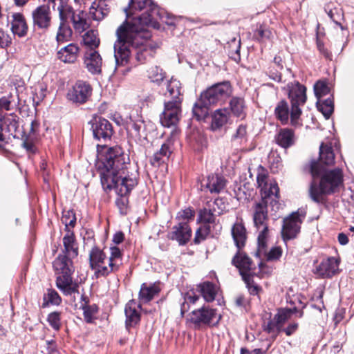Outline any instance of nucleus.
Instances as JSON below:
<instances>
[{
  "label": "nucleus",
  "instance_id": "7ed1b4c3",
  "mask_svg": "<svg viewBox=\"0 0 354 354\" xmlns=\"http://www.w3.org/2000/svg\"><path fill=\"white\" fill-rule=\"evenodd\" d=\"M309 171L313 179L310 185L309 195L317 203H324L325 196L335 192L343 183V174L339 168L326 170L319 168V165L315 161H311Z\"/></svg>",
  "mask_w": 354,
  "mask_h": 354
},
{
  "label": "nucleus",
  "instance_id": "6e6552de",
  "mask_svg": "<svg viewBox=\"0 0 354 354\" xmlns=\"http://www.w3.org/2000/svg\"><path fill=\"white\" fill-rule=\"evenodd\" d=\"M221 317V315L216 309L203 306L192 311L189 314L187 322L193 325L195 329L199 330L217 326Z\"/></svg>",
  "mask_w": 354,
  "mask_h": 354
},
{
  "label": "nucleus",
  "instance_id": "f704fd0d",
  "mask_svg": "<svg viewBox=\"0 0 354 354\" xmlns=\"http://www.w3.org/2000/svg\"><path fill=\"white\" fill-rule=\"evenodd\" d=\"M160 288L156 284L142 283L139 292V299L143 302L151 301L160 292Z\"/></svg>",
  "mask_w": 354,
  "mask_h": 354
},
{
  "label": "nucleus",
  "instance_id": "2f4dec72",
  "mask_svg": "<svg viewBox=\"0 0 354 354\" xmlns=\"http://www.w3.org/2000/svg\"><path fill=\"white\" fill-rule=\"evenodd\" d=\"M109 12V8L106 1L101 0L95 1L89 9V13L94 20H102Z\"/></svg>",
  "mask_w": 354,
  "mask_h": 354
},
{
  "label": "nucleus",
  "instance_id": "6ab92c4d",
  "mask_svg": "<svg viewBox=\"0 0 354 354\" xmlns=\"http://www.w3.org/2000/svg\"><path fill=\"white\" fill-rule=\"evenodd\" d=\"M245 284L251 295H258L262 290V288L259 285L261 280L260 276L257 274H252L250 273L252 270L251 260L249 257L245 255Z\"/></svg>",
  "mask_w": 354,
  "mask_h": 354
},
{
  "label": "nucleus",
  "instance_id": "bb28decb",
  "mask_svg": "<svg viewBox=\"0 0 354 354\" xmlns=\"http://www.w3.org/2000/svg\"><path fill=\"white\" fill-rule=\"evenodd\" d=\"M79 53V46L75 44L71 43L62 48L57 52V57L60 61L64 63H74L77 59Z\"/></svg>",
  "mask_w": 354,
  "mask_h": 354
},
{
  "label": "nucleus",
  "instance_id": "4be33fe9",
  "mask_svg": "<svg viewBox=\"0 0 354 354\" xmlns=\"http://www.w3.org/2000/svg\"><path fill=\"white\" fill-rule=\"evenodd\" d=\"M339 261L335 257L323 260L317 267V274L323 278H329L336 274L339 270Z\"/></svg>",
  "mask_w": 354,
  "mask_h": 354
},
{
  "label": "nucleus",
  "instance_id": "ea45409f",
  "mask_svg": "<svg viewBox=\"0 0 354 354\" xmlns=\"http://www.w3.org/2000/svg\"><path fill=\"white\" fill-rule=\"evenodd\" d=\"M4 131L12 135L15 133L19 127L18 117L15 114H8L3 119Z\"/></svg>",
  "mask_w": 354,
  "mask_h": 354
},
{
  "label": "nucleus",
  "instance_id": "b1692460",
  "mask_svg": "<svg viewBox=\"0 0 354 354\" xmlns=\"http://www.w3.org/2000/svg\"><path fill=\"white\" fill-rule=\"evenodd\" d=\"M276 143L284 149H288L295 145L297 138L292 129L289 128L280 129L275 137Z\"/></svg>",
  "mask_w": 354,
  "mask_h": 354
},
{
  "label": "nucleus",
  "instance_id": "7c9ffc66",
  "mask_svg": "<svg viewBox=\"0 0 354 354\" xmlns=\"http://www.w3.org/2000/svg\"><path fill=\"white\" fill-rule=\"evenodd\" d=\"M319 168H324L322 165H333L335 162V154L331 146L322 143L319 147V161H316Z\"/></svg>",
  "mask_w": 354,
  "mask_h": 354
},
{
  "label": "nucleus",
  "instance_id": "69168bd1",
  "mask_svg": "<svg viewBox=\"0 0 354 354\" xmlns=\"http://www.w3.org/2000/svg\"><path fill=\"white\" fill-rule=\"evenodd\" d=\"M142 123H143V122L141 120H139L137 122L133 121L131 120V118H130L129 119V124H127V126H131L136 132V135L140 136V131L142 128Z\"/></svg>",
  "mask_w": 354,
  "mask_h": 354
},
{
  "label": "nucleus",
  "instance_id": "864d4df0",
  "mask_svg": "<svg viewBox=\"0 0 354 354\" xmlns=\"http://www.w3.org/2000/svg\"><path fill=\"white\" fill-rule=\"evenodd\" d=\"M62 222L66 227L71 226L74 227L76 223V217L75 213L73 211L66 212L62 218Z\"/></svg>",
  "mask_w": 354,
  "mask_h": 354
},
{
  "label": "nucleus",
  "instance_id": "39448f33",
  "mask_svg": "<svg viewBox=\"0 0 354 354\" xmlns=\"http://www.w3.org/2000/svg\"><path fill=\"white\" fill-rule=\"evenodd\" d=\"M54 270L58 276L57 287L66 295L77 292L78 286L73 283L71 274L74 271L72 261L66 255L59 254L53 263Z\"/></svg>",
  "mask_w": 354,
  "mask_h": 354
},
{
  "label": "nucleus",
  "instance_id": "423d86ee",
  "mask_svg": "<svg viewBox=\"0 0 354 354\" xmlns=\"http://www.w3.org/2000/svg\"><path fill=\"white\" fill-rule=\"evenodd\" d=\"M288 97L291 102L290 124L293 127L302 125L301 115L302 111L300 108L306 102V88L298 82L290 83L287 85Z\"/></svg>",
  "mask_w": 354,
  "mask_h": 354
},
{
  "label": "nucleus",
  "instance_id": "4468645a",
  "mask_svg": "<svg viewBox=\"0 0 354 354\" xmlns=\"http://www.w3.org/2000/svg\"><path fill=\"white\" fill-rule=\"evenodd\" d=\"M297 312V308H283L279 310L273 319L270 320L265 328L268 333L272 334V337L275 339L279 332L281 331L285 323L289 320L292 315Z\"/></svg>",
  "mask_w": 354,
  "mask_h": 354
},
{
  "label": "nucleus",
  "instance_id": "09e8293b",
  "mask_svg": "<svg viewBox=\"0 0 354 354\" xmlns=\"http://www.w3.org/2000/svg\"><path fill=\"white\" fill-rule=\"evenodd\" d=\"M215 214L212 209H203V210H201L199 213V218L200 220L204 223V224L209 225L210 223H215Z\"/></svg>",
  "mask_w": 354,
  "mask_h": 354
},
{
  "label": "nucleus",
  "instance_id": "72a5a7b5",
  "mask_svg": "<svg viewBox=\"0 0 354 354\" xmlns=\"http://www.w3.org/2000/svg\"><path fill=\"white\" fill-rule=\"evenodd\" d=\"M226 185L225 179L219 175H209L207 177V183L205 185L206 188L212 194H218Z\"/></svg>",
  "mask_w": 354,
  "mask_h": 354
},
{
  "label": "nucleus",
  "instance_id": "f03ea898",
  "mask_svg": "<svg viewBox=\"0 0 354 354\" xmlns=\"http://www.w3.org/2000/svg\"><path fill=\"white\" fill-rule=\"evenodd\" d=\"M129 157L120 146L98 147L95 167L99 172L102 187L110 188L114 182L122 180L120 193H127L138 184V173L129 166Z\"/></svg>",
  "mask_w": 354,
  "mask_h": 354
},
{
  "label": "nucleus",
  "instance_id": "2eb2a0df",
  "mask_svg": "<svg viewBox=\"0 0 354 354\" xmlns=\"http://www.w3.org/2000/svg\"><path fill=\"white\" fill-rule=\"evenodd\" d=\"M59 13L67 22L69 19L71 20L76 32H82L88 26L86 21V14L83 10H75L70 4Z\"/></svg>",
  "mask_w": 354,
  "mask_h": 354
},
{
  "label": "nucleus",
  "instance_id": "6e6d98bb",
  "mask_svg": "<svg viewBox=\"0 0 354 354\" xmlns=\"http://www.w3.org/2000/svg\"><path fill=\"white\" fill-rule=\"evenodd\" d=\"M194 211L191 208H187L183 210L180 211L177 216L176 218L178 220H184V221H189L191 219H193L194 217Z\"/></svg>",
  "mask_w": 354,
  "mask_h": 354
},
{
  "label": "nucleus",
  "instance_id": "dca6fc26",
  "mask_svg": "<svg viewBox=\"0 0 354 354\" xmlns=\"http://www.w3.org/2000/svg\"><path fill=\"white\" fill-rule=\"evenodd\" d=\"M257 182L258 186L261 188L263 201L261 203L267 204L264 200L267 198L274 196L276 198H279V188L275 181H267V176L264 172L263 168L259 165L257 176Z\"/></svg>",
  "mask_w": 354,
  "mask_h": 354
},
{
  "label": "nucleus",
  "instance_id": "e433bc0d",
  "mask_svg": "<svg viewBox=\"0 0 354 354\" xmlns=\"http://www.w3.org/2000/svg\"><path fill=\"white\" fill-rule=\"evenodd\" d=\"M209 106L210 105L200 96V98L193 106L194 115L198 120L205 119L208 115Z\"/></svg>",
  "mask_w": 354,
  "mask_h": 354
},
{
  "label": "nucleus",
  "instance_id": "a211bd4d",
  "mask_svg": "<svg viewBox=\"0 0 354 354\" xmlns=\"http://www.w3.org/2000/svg\"><path fill=\"white\" fill-rule=\"evenodd\" d=\"M92 93L91 86L83 81H78L68 91L67 96L69 100L79 104L86 102Z\"/></svg>",
  "mask_w": 354,
  "mask_h": 354
},
{
  "label": "nucleus",
  "instance_id": "aec40b11",
  "mask_svg": "<svg viewBox=\"0 0 354 354\" xmlns=\"http://www.w3.org/2000/svg\"><path fill=\"white\" fill-rule=\"evenodd\" d=\"M102 58L97 50L86 49L84 55V64L92 74H100L102 72Z\"/></svg>",
  "mask_w": 354,
  "mask_h": 354
},
{
  "label": "nucleus",
  "instance_id": "393cba45",
  "mask_svg": "<svg viewBox=\"0 0 354 354\" xmlns=\"http://www.w3.org/2000/svg\"><path fill=\"white\" fill-rule=\"evenodd\" d=\"M11 30L14 35L23 37L27 35L28 26L24 15L20 12H15L11 15Z\"/></svg>",
  "mask_w": 354,
  "mask_h": 354
},
{
  "label": "nucleus",
  "instance_id": "a878e982",
  "mask_svg": "<svg viewBox=\"0 0 354 354\" xmlns=\"http://www.w3.org/2000/svg\"><path fill=\"white\" fill-rule=\"evenodd\" d=\"M59 24L56 31V41L58 44L69 41L73 36V30L68 22L58 13Z\"/></svg>",
  "mask_w": 354,
  "mask_h": 354
},
{
  "label": "nucleus",
  "instance_id": "49530a36",
  "mask_svg": "<svg viewBox=\"0 0 354 354\" xmlns=\"http://www.w3.org/2000/svg\"><path fill=\"white\" fill-rule=\"evenodd\" d=\"M232 113L239 116L243 111V100L240 97H233L230 102Z\"/></svg>",
  "mask_w": 354,
  "mask_h": 354
},
{
  "label": "nucleus",
  "instance_id": "37998d69",
  "mask_svg": "<svg viewBox=\"0 0 354 354\" xmlns=\"http://www.w3.org/2000/svg\"><path fill=\"white\" fill-rule=\"evenodd\" d=\"M147 73V77L151 81L158 84L162 82L165 77V73L158 66H150Z\"/></svg>",
  "mask_w": 354,
  "mask_h": 354
},
{
  "label": "nucleus",
  "instance_id": "79ce46f5",
  "mask_svg": "<svg viewBox=\"0 0 354 354\" xmlns=\"http://www.w3.org/2000/svg\"><path fill=\"white\" fill-rule=\"evenodd\" d=\"M318 110L322 112L326 119H328L334 111V104L332 98L328 97L324 100H318L317 102Z\"/></svg>",
  "mask_w": 354,
  "mask_h": 354
},
{
  "label": "nucleus",
  "instance_id": "20e7f679",
  "mask_svg": "<svg viewBox=\"0 0 354 354\" xmlns=\"http://www.w3.org/2000/svg\"><path fill=\"white\" fill-rule=\"evenodd\" d=\"M89 264L97 278L117 272L122 265V253L116 246L110 248L109 257L102 250L93 247L89 252Z\"/></svg>",
  "mask_w": 354,
  "mask_h": 354
},
{
  "label": "nucleus",
  "instance_id": "338daca9",
  "mask_svg": "<svg viewBox=\"0 0 354 354\" xmlns=\"http://www.w3.org/2000/svg\"><path fill=\"white\" fill-rule=\"evenodd\" d=\"M240 50H241V40H239V46L235 49L234 52L232 50L230 52V57L231 59H232L233 60H234L237 63L241 61Z\"/></svg>",
  "mask_w": 354,
  "mask_h": 354
},
{
  "label": "nucleus",
  "instance_id": "603ef678",
  "mask_svg": "<svg viewBox=\"0 0 354 354\" xmlns=\"http://www.w3.org/2000/svg\"><path fill=\"white\" fill-rule=\"evenodd\" d=\"M263 254H266V259L268 261H275L281 257L282 250L279 247H273L269 252H266Z\"/></svg>",
  "mask_w": 354,
  "mask_h": 354
},
{
  "label": "nucleus",
  "instance_id": "680f3d73",
  "mask_svg": "<svg viewBox=\"0 0 354 354\" xmlns=\"http://www.w3.org/2000/svg\"><path fill=\"white\" fill-rule=\"evenodd\" d=\"M272 32L260 26L254 34V36L259 39H269L271 37Z\"/></svg>",
  "mask_w": 354,
  "mask_h": 354
},
{
  "label": "nucleus",
  "instance_id": "4d7b16f0",
  "mask_svg": "<svg viewBox=\"0 0 354 354\" xmlns=\"http://www.w3.org/2000/svg\"><path fill=\"white\" fill-rule=\"evenodd\" d=\"M48 301L52 304L59 305L62 301L58 293L54 290H48L47 293Z\"/></svg>",
  "mask_w": 354,
  "mask_h": 354
},
{
  "label": "nucleus",
  "instance_id": "774afa93",
  "mask_svg": "<svg viewBox=\"0 0 354 354\" xmlns=\"http://www.w3.org/2000/svg\"><path fill=\"white\" fill-rule=\"evenodd\" d=\"M22 147L26 149L27 151L34 153L35 147L33 142L28 139L25 140L22 143Z\"/></svg>",
  "mask_w": 354,
  "mask_h": 354
},
{
  "label": "nucleus",
  "instance_id": "9b49d317",
  "mask_svg": "<svg viewBox=\"0 0 354 354\" xmlns=\"http://www.w3.org/2000/svg\"><path fill=\"white\" fill-rule=\"evenodd\" d=\"M232 93L229 82L216 84L201 94V97L210 106L224 100Z\"/></svg>",
  "mask_w": 354,
  "mask_h": 354
},
{
  "label": "nucleus",
  "instance_id": "4c0bfd02",
  "mask_svg": "<svg viewBox=\"0 0 354 354\" xmlns=\"http://www.w3.org/2000/svg\"><path fill=\"white\" fill-rule=\"evenodd\" d=\"M64 252L71 257H75L78 255V248L76 245L75 236L72 233H68L63 238Z\"/></svg>",
  "mask_w": 354,
  "mask_h": 354
},
{
  "label": "nucleus",
  "instance_id": "58836bf2",
  "mask_svg": "<svg viewBox=\"0 0 354 354\" xmlns=\"http://www.w3.org/2000/svg\"><path fill=\"white\" fill-rule=\"evenodd\" d=\"M228 111L226 109L215 111L212 115V129L216 130L223 126L228 120Z\"/></svg>",
  "mask_w": 354,
  "mask_h": 354
},
{
  "label": "nucleus",
  "instance_id": "0eeeda50",
  "mask_svg": "<svg viewBox=\"0 0 354 354\" xmlns=\"http://www.w3.org/2000/svg\"><path fill=\"white\" fill-rule=\"evenodd\" d=\"M254 226L258 232L257 243L258 252H266V248L270 237V229L268 226V216L267 205L266 203H257L253 215Z\"/></svg>",
  "mask_w": 354,
  "mask_h": 354
},
{
  "label": "nucleus",
  "instance_id": "8fccbe9b",
  "mask_svg": "<svg viewBox=\"0 0 354 354\" xmlns=\"http://www.w3.org/2000/svg\"><path fill=\"white\" fill-rule=\"evenodd\" d=\"M47 321L54 330H59L61 328V313L59 312L50 313L48 315Z\"/></svg>",
  "mask_w": 354,
  "mask_h": 354
},
{
  "label": "nucleus",
  "instance_id": "cd10ccee",
  "mask_svg": "<svg viewBox=\"0 0 354 354\" xmlns=\"http://www.w3.org/2000/svg\"><path fill=\"white\" fill-rule=\"evenodd\" d=\"M122 183V180H118L117 182H114V185L111 186L110 188L103 187L105 191H110L112 189L115 190L116 194L119 196V197L116 199V205L118 207L120 212L122 214H126L127 212L129 199L127 196L131 192V190L136 187L133 186L131 188L127 191V193H120L119 192L118 185L119 186Z\"/></svg>",
  "mask_w": 354,
  "mask_h": 354
},
{
  "label": "nucleus",
  "instance_id": "3c124183",
  "mask_svg": "<svg viewBox=\"0 0 354 354\" xmlns=\"http://www.w3.org/2000/svg\"><path fill=\"white\" fill-rule=\"evenodd\" d=\"M327 13L328 17L333 20V21L335 22L336 24L339 25L341 27V28L343 29V26L339 23V20L343 17V12L342 9L335 8L333 9H330Z\"/></svg>",
  "mask_w": 354,
  "mask_h": 354
},
{
  "label": "nucleus",
  "instance_id": "052dcab7",
  "mask_svg": "<svg viewBox=\"0 0 354 354\" xmlns=\"http://www.w3.org/2000/svg\"><path fill=\"white\" fill-rule=\"evenodd\" d=\"M225 208V207L222 201V199L217 198L214 201L212 210L215 214L218 215L221 214L223 212Z\"/></svg>",
  "mask_w": 354,
  "mask_h": 354
},
{
  "label": "nucleus",
  "instance_id": "13d9d810",
  "mask_svg": "<svg viewBox=\"0 0 354 354\" xmlns=\"http://www.w3.org/2000/svg\"><path fill=\"white\" fill-rule=\"evenodd\" d=\"M268 76L272 80L280 82L281 81V73L277 68H274V66H270L268 71Z\"/></svg>",
  "mask_w": 354,
  "mask_h": 354
},
{
  "label": "nucleus",
  "instance_id": "a19ab883",
  "mask_svg": "<svg viewBox=\"0 0 354 354\" xmlns=\"http://www.w3.org/2000/svg\"><path fill=\"white\" fill-rule=\"evenodd\" d=\"M83 42L86 49L96 50L100 43L97 31L94 30L87 31L83 36Z\"/></svg>",
  "mask_w": 354,
  "mask_h": 354
},
{
  "label": "nucleus",
  "instance_id": "ddd939ff",
  "mask_svg": "<svg viewBox=\"0 0 354 354\" xmlns=\"http://www.w3.org/2000/svg\"><path fill=\"white\" fill-rule=\"evenodd\" d=\"M180 115L181 101H167L165 102L164 111L160 116V121L165 127L176 126Z\"/></svg>",
  "mask_w": 354,
  "mask_h": 354
},
{
  "label": "nucleus",
  "instance_id": "473e14b6",
  "mask_svg": "<svg viewBox=\"0 0 354 354\" xmlns=\"http://www.w3.org/2000/svg\"><path fill=\"white\" fill-rule=\"evenodd\" d=\"M166 97L169 98L168 101L180 100L182 102L183 97L181 93V84L176 80L171 78L167 85V92L165 93Z\"/></svg>",
  "mask_w": 354,
  "mask_h": 354
},
{
  "label": "nucleus",
  "instance_id": "bf43d9fd",
  "mask_svg": "<svg viewBox=\"0 0 354 354\" xmlns=\"http://www.w3.org/2000/svg\"><path fill=\"white\" fill-rule=\"evenodd\" d=\"M48 2L53 3L54 7H56V10L59 13L64 8L69 5L68 0H47Z\"/></svg>",
  "mask_w": 354,
  "mask_h": 354
},
{
  "label": "nucleus",
  "instance_id": "f257e3e1",
  "mask_svg": "<svg viewBox=\"0 0 354 354\" xmlns=\"http://www.w3.org/2000/svg\"><path fill=\"white\" fill-rule=\"evenodd\" d=\"M130 10L145 11L141 16L131 21H125L117 30V41L114 44L115 69L127 64L131 55L143 64L148 57L153 56L157 45L149 38L146 26L158 28L157 17L160 15L158 6L151 0H131Z\"/></svg>",
  "mask_w": 354,
  "mask_h": 354
},
{
  "label": "nucleus",
  "instance_id": "1a4fd4ad",
  "mask_svg": "<svg viewBox=\"0 0 354 354\" xmlns=\"http://www.w3.org/2000/svg\"><path fill=\"white\" fill-rule=\"evenodd\" d=\"M31 19L35 31L46 33L53 26V15L47 4L39 5L32 10Z\"/></svg>",
  "mask_w": 354,
  "mask_h": 354
},
{
  "label": "nucleus",
  "instance_id": "c756f323",
  "mask_svg": "<svg viewBox=\"0 0 354 354\" xmlns=\"http://www.w3.org/2000/svg\"><path fill=\"white\" fill-rule=\"evenodd\" d=\"M290 112L289 105L285 100H280L274 109V115L283 125L288 124L290 122Z\"/></svg>",
  "mask_w": 354,
  "mask_h": 354
},
{
  "label": "nucleus",
  "instance_id": "f8f14e48",
  "mask_svg": "<svg viewBox=\"0 0 354 354\" xmlns=\"http://www.w3.org/2000/svg\"><path fill=\"white\" fill-rule=\"evenodd\" d=\"M305 215L304 211L298 210L283 219L281 234L284 240L292 239L297 236Z\"/></svg>",
  "mask_w": 354,
  "mask_h": 354
},
{
  "label": "nucleus",
  "instance_id": "c85d7f7f",
  "mask_svg": "<svg viewBox=\"0 0 354 354\" xmlns=\"http://www.w3.org/2000/svg\"><path fill=\"white\" fill-rule=\"evenodd\" d=\"M171 153L170 141L167 140L161 145L150 160L151 164L154 167H159L168 160Z\"/></svg>",
  "mask_w": 354,
  "mask_h": 354
},
{
  "label": "nucleus",
  "instance_id": "412c9836",
  "mask_svg": "<svg viewBox=\"0 0 354 354\" xmlns=\"http://www.w3.org/2000/svg\"><path fill=\"white\" fill-rule=\"evenodd\" d=\"M167 236L171 240L176 241L179 245H184L190 240L192 230L187 222H180L172 227Z\"/></svg>",
  "mask_w": 354,
  "mask_h": 354
},
{
  "label": "nucleus",
  "instance_id": "f3484780",
  "mask_svg": "<svg viewBox=\"0 0 354 354\" xmlns=\"http://www.w3.org/2000/svg\"><path fill=\"white\" fill-rule=\"evenodd\" d=\"M91 123L95 138L99 140L111 138L113 135V127L109 121L101 117H95Z\"/></svg>",
  "mask_w": 354,
  "mask_h": 354
},
{
  "label": "nucleus",
  "instance_id": "0e129e2a",
  "mask_svg": "<svg viewBox=\"0 0 354 354\" xmlns=\"http://www.w3.org/2000/svg\"><path fill=\"white\" fill-rule=\"evenodd\" d=\"M298 326L297 323H291L286 328H283L281 331H283L287 336H290L297 331Z\"/></svg>",
  "mask_w": 354,
  "mask_h": 354
},
{
  "label": "nucleus",
  "instance_id": "de8ad7c7",
  "mask_svg": "<svg viewBox=\"0 0 354 354\" xmlns=\"http://www.w3.org/2000/svg\"><path fill=\"white\" fill-rule=\"evenodd\" d=\"M199 299V296L195 295L194 292H187L184 296V302L181 305L180 313L183 316L185 313L188 310V303L195 304Z\"/></svg>",
  "mask_w": 354,
  "mask_h": 354
},
{
  "label": "nucleus",
  "instance_id": "c03bdc74",
  "mask_svg": "<svg viewBox=\"0 0 354 354\" xmlns=\"http://www.w3.org/2000/svg\"><path fill=\"white\" fill-rule=\"evenodd\" d=\"M314 92L317 100L330 93V88L326 81L319 80L314 85Z\"/></svg>",
  "mask_w": 354,
  "mask_h": 354
},
{
  "label": "nucleus",
  "instance_id": "c9c22d12",
  "mask_svg": "<svg viewBox=\"0 0 354 354\" xmlns=\"http://www.w3.org/2000/svg\"><path fill=\"white\" fill-rule=\"evenodd\" d=\"M198 288L206 301L211 302L214 300L217 293V288L212 283L205 281L200 283Z\"/></svg>",
  "mask_w": 354,
  "mask_h": 354
},
{
  "label": "nucleus",
  "instance_id": "9d476101",
  "mask_svg": "<svg viewBox=\"0 0 354 354\" xmlns=\"http://www.w3.org/2000/svg\"><path fill=\"white\" fill-rule=\"evenodd\" d=\"M232 236L237 248V252L232 259V264L239 270L243 279V224L241 221L236 222L232 226Z\"/></svg>",
  "mask_w": 354,
  "mask_h": 354
},
{
  "label": "nucleus",
  "instance_id": "5fc2aeb1",
  "mask_svg": "<svg viewBox=\"0 0 354 354\" xmlns=\"http://www.w3.org/2000/svg\"><path fill=\"white\" fill-rule=\"evenodd\" d=\"M12 44L11 36L0 28V48H5Z\"/></svg>",
  "mask_w": 354,
  "mask_h": 354
},
{
  "label": "nucleus",
  "instance_id": "e2e57ef3",
  "mask_svg": "<svg viewBox=\"0 0 354 354\" xmlns=\"http://www.w3.org/2000/svg\"><path fill=\"white\" fill-rule=\"evenodd\" d=\"M11 94L3 96L1 98H0V109L2 110H6L8 111L10 109V106L11 104Z\"/></svg>",
  "mask_w": 354,
  "mask_h": 354
},
{
  "label": "nucleus",
  "instance_id": "5701e85b",
  "mask_svg": "<svg viewBox=\"0 0 354 354\" xmlns=\"http://www.w3.org/2000/svg\"><path fill=\"white\" fill-rule=\"evenodd\" d=\"M139 308L140 306L135 300H131L126 304L124 312L127 328L134 326L139 323L140 320Z\"/></svg>",
  "mask_w": 354,
  "mask_h": 354
},
{
  "label": "nucleus",
  "instance_id": "a18cd8bd",
  "mask_svg": "<svg viewBox=\"0 0 354 354\" xmlns=\"http://www.w3.org/2000/svg\"><path fill=\"white\" fill-rule=\"evenodd\" d=\"M210 233V227L209 225L203 224L199 227V228L196 230L195 237H194V243L196 244L200 243L201 241L206 239L209 234Z\"/></svg>",
  "mask_w": 354,
  "mask_h": 354
}]
</instances>
